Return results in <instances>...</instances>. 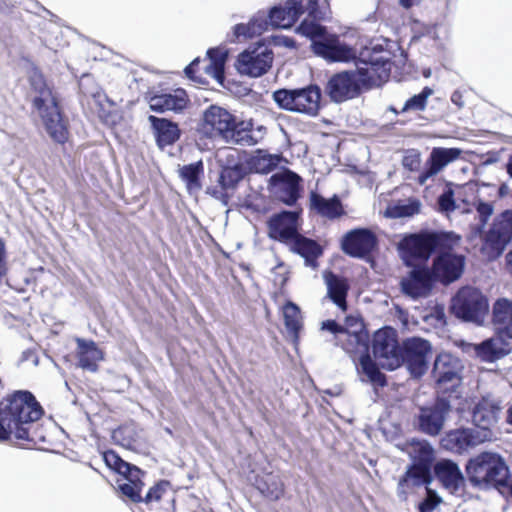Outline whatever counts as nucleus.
<instances>
[{
  "label": "nucleus",
  "instance_id": "nucleus-1",
  "mask_svg": "<svg viewBox=\"0 0 512 512\" xmlns=\"http://www.w3.org/2000/svg\"><path fill=\"white\" fill-rule=\"evenodd\" d=\"M359 60L362 65L356 70L337 73L327 82L325 91L333 102L355 98L363 88L380 86L389 79L392 66L389 51L378 46L365 48Z\"/></svg>",
  "mask_w": 512,
  "mask_h": 512
},
{
  "label": "nucleus",
  "instance_id": "nucleus-2",
  "mask_svg": "<svg viewBox=\"0 0 512 512\" xmlns=\"http://www.w3.org/2000/svg\"><path fill=\"white\" fill-rule=\"evenodd\" d=\"M43 409L29 391H16L0 401V440L14 436L18 440L37 444L44 437L39 435L36 422Z\"/></svg>",
  "mask_w": 512,
  "mask_h": 512
},
{
  "label": "nucleus",
  "instance_id": "nucleus-3",
  "mask_svg": "<svg viewBox=\"0 0 512 512\" xmlns=\"http://www.w3.org/2000/svg\"><path fill=\"white\" fill-rule=\"evenodd\" d=\"M199 131L209 138H221L226 143L254 146L266 134L262 125L254 128L252 120H237L228 110L211 105L203 113Z\"/></svg>",
  "mask_w": 512,
  "mask_h": 512
},
{
  "label": "nucleus",
  "instance_id": "nucleus-4",
  "mask_svg": "<svg viewBox=\"0 0 512 512\" xmlns=\"http://www.w3.org/2000/svg\"><path fill=\"white\" fill-rule=\"evenodd\" d=\"M401 449L411 460L403 480H433L432 467L437 480H465L459 466L450 459H440L433 465L435 451L425 440L412 438Z\"/></svg>",
  "mask_w": 512,
  "mask_h": 512
},
{
  "label": "nucleus",
  "instance_id": "nucleus-5",
  "mask_svg": "<svg viewBox=\"0 0 512 512\" xmlns=\"http://www.w3.org/2000/svg\"><path fill=\"white\" fill-rule=\"evenodd\" d=\"M29 79L31 88L36 93L33 106L41 117L47 133L54 141L65 143L68 139L67 125L51 88L37 69L30 73Z\"/></svg>",
  "mask_w": 512,
  "mask_h": 512
},
{
  "label": "nucleus",
  "instance_id": "nucleus-6",
  "mask_svg": "<svg viewBox=\"0 0 512 512\" xmlns=\"http://www.w3.org/2000/svg\"><path fill=\"white\" fill-rule=\"evenodd\" d=\"M296 31L312 39L313 52L330 62H348L355 58V51L336 36L326 35V28L315 21L304 20Z\"/></svg>",
  "mask_w": 512,
  "mask_h": 512
},
{
  "label": "nucleus",
  "instance_id": "nucleus-7",
  "mask_svg": "<svg viewBox=\"0 0 512 512\" xmlns=\"http://www.w3.org/2000/svg\"><path fill=\"white\" fill-rule=\"evenodd\" d=\"M512 241V210H505L496 216L481 235L482 255L488 260L497 259Z\"/></svg>",
  "mask_w": 512,
  "mask_h": 512
},
{
  "label": "nucleus",
  "instance_id": "nucleus-8",
  "mask_svg": "<svg viewBox=\"0 0 512 512\" xmlns=\"http://www.w3.org/2000/svg\"><path fill=\"white\" fill-rule=\"evenodd\" d=\"M321 90L316 85L299 89H279L273 100L282 109L314 116L320 108Z\"/></svg>",
  "mask_w": 512,
  "mask_h": 512
},
{
  "label": "nucleus",
  "instance_id": "nucleus-9",
  "mask_svg": "<svg viewBox=\"0 0 512 512\" xmlns=\"http://www.w3.org/2000/svg\"><path fill=\"white\" fill-rule=\"evenodd\" d=\"M451 307L457 318L476 325L483 324L489 310L487 297L473 287L460 289L453 298Z\"/></svg>",
  "mask_w": 512,
  "mask_h": 512
},
{
  "label": "nucleus",
  "instance_id": "nucleus-10",
  "mask_svg": "<svg viewBox=\"0 0 512 512\" xmlns=\"http://www.w3.org/2000/svg\"><path fill=\"white\" fill-rule=\"evenodd\" d=\"M307 12L314 20L323 18L318 9V0H286L285 5L273 7L269 12L270 24L274 28L288 29Z\"/></svg>",
  "mask_w": 512,
  "mask_h": 512
},
{
  "label": "nucleus",
  "instance_id": "nucleus-11",
  "mask_svg": "<svg viewBox=\"0 0 512 512\" xmlns=\"http://www.w3.org/2000/svg\"><path fill=\"white\" fill-rule=\"evenodd\" d=\"M441 243L442 237L439 234L422 232L406 235L398 247L404 263L413 266L416 260H428Z\"/></svg>",
  "mask_w": 512,
  "mask_h": 512
},
{
  "label": "nucleus",
  "instance_id": "nucleus-12",
  "mask_svg": "<svg viewBox=\"0 0 512 512\" xmlns=\"http://www.w3.org/2000/svg\"><path fill=\"white\" fill-rule=\"evenodd\" d=\"M431 344L420 337L405 339L399 349L400 365L404 364L410 374L421 377L428 369V359L431 355Z\"/></svg>",
  "mask_w": 512,
  "mask_h": 512
},
{
  "label": "nucleus",
  "instance_id": "nucleus-13",
  "mask_svg": "<svg viewBox=\"0 0 512 512\" xmlns=\"http://www.w3.org/2000/svg\"><path fill=\"white\" fill-rule=\"evenodd\" d=\"M468 480H508V467L496 453L483 452L466 464Z\"/></svg>",
  "mask_w": 512,
  "mask_h": 512
},
{
  "label": "nucleus",
  "instance_id": "nucleus-14",
  "mask_svg": "<svg viewBox=\"0 0 512 512\" xmlns=\"http://www.w3.org/2000/svg\"><path fill=\"white\" fill-rule=\"evenodd\" d=\"M450 411L449 401L438 398L433 404L419 408L415 416V426L424 434L437 436L443 430Z\"/></svg>",
  "mask_w": 512,
  "mask_h": 512
},
{
  "label": "nucleus",
  "instance_id": "nucleus-15",
  "mask_svg": "<svg viewBox=\"0 0 512 512\" xmlns=\"http://www.w3.org/2000/svg\"><path fill=\"white\" fill-rule=\"evenodd\" d=\"M272 62V50L264 44H258L243 51L235 66L240 74L256 78L267 73Z\"/></svg>",
  "mask_w": 512,
  "mask_h": 512
},
{
  "label": "nucleus",
  "instance_id": "nucleus-16",
  "mask_svg": "<svg viewBox=\"0 0 512 512\" xmlns=\"http://www.w3.org/2000/svg\"><path fill=\"white\" fill-rule=\"evenodd\" d=\"M461 361L449 354H439L434 362L433 377L439 392L446 393L454 390L461 383Z\"/></svg>",
  "mask_w": 512,
  "mask_h": 512
},
{
  "label": "nucleus",
  "instance_id": "nucleus-17",
  "mask_svg": "<svg viewBox=\"0 0 512 512\" xmlns=\"http://www.w3.org/2000/svg\"><path fill=\"white\" fill-rule=\"evenodd\" d=\"M399 349L394 329L386 327L374 334L373 353L383 368L394 370L400 366Z\"/></svg>",
  "mask_w": 512,
  "mask_h": 512
},
{
  "label": "nucleus",
  "instance_id": "nucleus-18",
  "mask_svg": "<svg viewBox=\"0 0 512 512\" xmlns=\"http://www.w3.org/2000/svg\"><path fill=\"white\" fill-rule=\"evenodd\" d=\"M500 412V401L491 395L483 396L472 409V422L476 426L475 429L478 432H487L488 441L494 437L492 428L497 424Z\"/></svg>",
  "mask_w": 512,
  "mask_h": 512
},
{
  "label": "nucleus",
  "instance_id": "nucleus-19",
  "mask_svg": "<svg viewBox=\"0 0 512 512\" xmlns=\"http://www.w3.org/2000/svg\"><path fill=\"white\" fill-rule=\"evenodd\" d=\"M377 245L376 235L367 228H357L347 232L341 241V248L347 255L364 258Z\"/></svg>",
  "mask_w": 512,
  "mask_h": 512
},
{
  "label": "nucleus",
  "instance_id": "nucleus-20",
  "mask_svg": "<svg viewBox=\"0 0 512 512\" xmlns=\"http://www.w3.org/2000/svg\"><path fill=\"white\" fill-rule=\"evenodd\" d=\"M487 432H478L475 428H460L448 432L442 439L444 449L453 453H463L487 440Z\"/></svg>",
  "mask_w": 512,
  "mask_h": 512
},
{
  "label": "nucleus",
  "instance_id": "nucleus-21",
  "mask_svg": "<svg viewBox=\"0 0 512 512\" xmlns=\"http://www.w3.org/2000/svg\"><path fill=\"white\" fill-rule=\"evenodd\" d=\"M434 280L435 278L428 267L413 265L407 276L401 279L400 284L405 295L416 299L429 294Z\"/></svg>",
  "mask_w": 512,
  "mask_h": 512
},
{
  "label": "nucleus",
  "instance_id": "nucleus-22",
  "mask_svg": "<svg viewBox=\"0 0 512 512\" xmlns=\"http://www.w3.org/2000/svg\"><path fill=\"white\" fill-rule=\"evenodd\" d=\"M512 351V339L494 333V336L479 344H467V352H473L484 362H494Z\"/></svg>",
  "mask_w": 512,
  "mask_h": 512
},
{
  "label": "nucleus",
  "instance_id": "nucleus-23",
  "mask_svg": "<svg viewBox=\"0 0 512 512\" xmlns=\"http://www.w3.org/2000/svg\"><path fill=\"white\" fill-rule=\"evenodd\" d=\"M462 154L459 148L435 147L426 161L425 169L419 174L417 182L423 186L426 182L440 173L448 164L457 160Z\"/></svg>",
  "mask_w": 512,
  "mask_h": 512
},
{
  "label": "nucleus",
  "instance_id": "nucleus-24",
  "mask_svg": "<svg viewBox=\"0 0 512 512\" xmlns=\"http://www.w3.org/2000/svg\"><path fill=\"white\" fill-rule=\"evenodd\" d=\"M299 214L294 211H282L268 221L269 236L288 245L298 232Z\"/></svg>",
  "mask_w": 512,
  "mask_h": 512
},
{
  "label": "nucleus",
  "instance_id": "nucleus-25",
  "mask_svg": "<svg viewBox=\"0 0 512 512\" xmlns=\"http://www.w3.org/2000/svg\"><path fill=\"white\" fill-rule=\"evenodd\" d=\"M300 177L291 172H279L270 177L269 184L271 191L283 203L292 206L299 198Z\"/></svg>",
  "mask_w": 512,
  "mask_h": 512
},
{
  "label": "nucleus",
  "instance_id": "nucleus-26",
  "mask_svg": "<svg viewBox=\"0 0 512 512\" xmlns=\"http://www.w3.org/2000/svg\"><path fill=\"white\" fill-rule=\"evenodd\" d=\"M464 265L465 258L463 255L443 252L434 259L431 272L435 279L450 283L461 276Z\"/></svg>",
  "mask_w": 512,
  "mask_h": 512
},
{
  "label": "nucleus",
  "instance_id": "nucleus-27",
  "mask_svg": "<svg viewBox=\"0 0 512 512\" xmlns=\"http://www.w3.org/2000/svg\"><path fill=\"white\" fill-rule=\"evenodd\" d=\"M491 324L495 334L512 339V299L500 297L491 309Z\"/></svg>",
  "mask_w": 512,
  "mask_h": 512
},
{
  "label": "nucleus",
  "instance_id": "nucleus-28",
  "mask_svg": "<svg viewBox=\"0 0 512 512\" xmlns=\"http://www.w3.org/2000/svg\"><path fill=\"white\" fill-rule=\"evenodd\" d=\"M337 344L349 354L353 362L356 363L358 358L369 353V336L364 329L349 332L345 330L338 334Z\"/></svg>",
  "mask_w": 512,
  "mask_h": 512
},
{
  "label": "nucleus",
  "instance_id": "nucleus-29",
  "mask_svg": "<svg viewBox=\"0 0 512 512\" xmlns=\"http://www.w3.org/2000/svg\"><path fill=\"white\" fill-rule=\"evenodd\" d=\"M149 107L157 113H165L168 111H182L187 103V94L183 89H177L172 93L156 94L149 98Z\"/></svg>",
  "mask_w": 512,
  "mask_h": 512
},
{
  "label": "nucleus",
  "instance_id": "nucleus-30",
  "mask_svg": "<svg viewBox=\"0 0 512 512\" xmlns=\"http://www.w3.org/2000/svg\"><path fill=\"white\" fill-rule=\"evenodd\" d=\"M271 26L269 14L264 11L257 12L247 24H237L233 27L231 41L248 40L261 35Z\"/></svg>",
  "mask_w": 512,
  "mask_h": 512
},
{
  "label": "nucleus",
  "instance_id": "nucleus-31",
  "mask_svg": "<svg viewBox=\"0 0 512 512\" xmlns=\"http://www.w3.org/2000/svg\"><path fill=\"white\" fill-rule=\"evenodd\" d=\"M77 343V358L79 366L85 370L96 372L98 362L103 359V352L92 340H85L79 337L75 338Z\"/></svg>",
  "mask_w": 512,
  "mask_h": 512
},
{
  "label": "nucleus",
  "instance_id": "nucleus-32",
  "mask_svg": "<svg viewBox=\"0 0 512 512\" xmlns=\"http://www.w3.org/2000/svg\"><path fill=\"white\" fill-rule=\"evenodd\" d=\"M154 136L160 147H165L175 143L180 137L178 125L168 119L149 116Z\"/></svg>",
  "mask_w": 512,
  "mask_h": 512
},
{
  "label": "nucleus",
  "instance_id": "nucleus-33",
  "mask_svg": "<svg viewBox=\"0 0 512 512\" xmlns=\"http://www.w3.org/2000/svg\"><path fill=\"white\" fill-rule=\"evenodd\" d=\"M324 281L327 287V295L331 301L342 311L347 309V294L349 284L347 280L333 272H326L324 274Z\"/></svg>",
  "mask_w": 512,
  "mask_h": 512
},
{
  "label": "nucleus",
  "instance_id": "nucleus-34",
  "mask_svg": "<svg viewBox=\"0 0 512 512\" xmlns=\"http://www.w3.org/2000/svg\"><path fill=\"white\" fill-rule=\"evenodd\" d=\"M291 251L301 255L306 265L315 267L316 259L321 255L320 246L313 240L302 236L300 233L287 245Z\"/></svg>",
  "mask_w": 512,
  "mask_h": 512
},
{
  "label": "nucleus",
  "instance_id": "nucleus-35",
  "mask_svg": "<svg viewBox=\"0 0 512 512\" xmlns=\"http://www.w3.org/2000/svg\"><path fill=\"white\" fill-rule=\"evenodd\" d=\"M103 459L110 469L124 476L126 480H140L144 476L141 469L124 461L112 450L104 452Z\"/></svg>",
  "mask_w": 512,
  "mask_h": 512
},
{
  "label": "nucleus",
  "instance_id": "nucleus-36",
  "mask_svg": "<svg viewBox=\"0 0 512 512\" xmlns=\"http://www.w3.org/2000/svg\"><path fill=\"white\" fill-rule=\"evenodd\" d=\"M207 56L208 63L204 67L205 73L222 84L224 81V69L228 57V50L224 47L211 48L207 51Z\"/></svg>",
  "mask_w": 512,
  "mask_h": 512
},
{
  "label": "nucleus",
  "instance_id": "nucleus-37",
  "mask_svg": "<svg viewBox=\"0 0 512 512\" xmlns=\"http://www.w3.org/2000/svg\"><path fill=\"white\" fill-rule=\"evenodd\" d=\"M310 204L317 213L330 219L338 217L342 212L341 203L336 196L326 199L316 192H311Z\"/></svg>",
  "mask_w": 512,
  "mask_h": 512
},
{
  "label": "nucleus",
  "instance_id": "nucleus-38",
  "mask_svg": "<svg viewBox=\"0 0 512 512\" xmlns=\"http://www.w3.org/2000/svg\"><path fill=\"white\" fill-rule=\"evenodd\" d=\"M204 174L203 162L197 161L188 165H184L179 169V176L186 184L190 193L197 192L201 189V177Z\"/></svg>",
  "mask_w": 512,
  "mask_h": 512
},
{
  "label": "nucleus",
  "instance_id": "nucleus-39",
  "mask_svg": "<svg viewBox=\"0 0 512 512\" xmlns=\"http://www.w3.org/2000/svg\"><path fill=\"white\" fill-rule=\"evenodd\" d=\"M283 317L287 331L293 340L296 341L302 328V315L299 307L295 303L288 301L283 306Z\"/></svg>",
  "mask_w": 512,
  "mask_h": 512
},
{
  "label": "nucleus",
  "instance_id": "nucleus-40",
  "mask_svg": "<svg viewBox=\"0 0 512 512\" xmlns=\"http://www.w3.org/2000/svg\"><path fill=\"white\" fill-rule=\"evenodd\" d=\"M280 156L258 151L250 160L251 169L260 174H268L280 163Z\"/></svg>",
  "mask_w": 512,
  "mask_h": 512
},
{
  "label": "nucleus",
  "instance_id": "nucleus-41",
  "mask_svg": "<svg viewBox=\"0 0 512 512\" xmlns=\"http://www.w3.org/2000/svg\"><path fill=\"white\" fill-rule=\"evenodd\" d=\"M433 94V89L430 87H424L422 91L409 98L400 110L390 106L389 110L395 114L406 113V112H419L424 111L427 106L428 98Z\"/></svg>",
  "mask_w": 512,
  "mask_h": 512
},
{
  "label": "nucleus",
  "instance_id": "nucleus-42",
  "mask_svg": "<svg viewBox=\"0 0 512 512\" xmlns=\"http://www.w3.org/2000/svg\"><path fill=\"white\" fill-rule=\"evenodd\" d=\"M355 364H358L363 374H365L370 382L378 386H385L386 379L383 373L380 372L377 365L371 359L369 353L358 358Z\"/></svg>",
  "mask_w": 512,
  "mask_h": 512
},
{
  "label": "nucleus",
  "instance_id": "nucleus-43",
  "mask_svg": "<svg viewBox=\"0 0 512 512\" xmlns=\"http://www.w3.org/2000/svg\"><path fill=\"white\" fill-rule=\"evenodd\" d=\"M138 438L136 429L133 425H124L114 430L112 433L113 441L127 449H132Z\"/></svg>",
  "mask_w": 512,
  "mask_h": 512
},
{
  "label": "nucleus",
  "instance_id": "nucleus-44",
  "mask_svg": "<svg viewBox=\"0 0 512 512\" xmlns=\"http://www.w3.org/2000/svg\"><path fill=\"white\" fill-rule=\"evenodd\" d=\"M237 150L232 148H223L217 152V161L223 166L221 173V180L225 181V178L230 175L233 168L238 167Z\"/></svg>",
  "mask_w": 512,
  "mask_h": 512
},
{
  "label": "nucleus",
  "instance_id": "nucleus-45",
  "mask_svg": "<svg viewBox=\"0 0 512 512\" xmlns=\"http://www.w3.org/2000/svg\"><path fill=\"white\" fill-rule=\"evenodd\" d=\"M419 210L420 203L417 200H410L408 203H400L389 207L386 213L391 218H403L413 216Z\"/></svg>",
  "mask_w": 512,
  "mask_h": 512
},
{
  "label": "nucleus",
  "instance_id": "nucleus-46",
  "mask_svg": "<svg viewBox=\"0 0 512 512\" xmlns=\"http://www.w3.org/2000/svg\"><path fill=\"white\" fill-rule=\"evenodd\" d=\"M118 486L114 487L122 496L130 499L133 502H139L143 500L141 496V490L143 482H117Z\"/></svg>",
  "mask_w": 512,
  "mask_h": 512
},
{
  "label": "nucleus",
  "instance_id": "nucleus-47",
  "mask_svg": "<svg viewBox=\"0 0 512 512\" xmlns=\"http://www.w3.org/2000/svg\"><path fill=\"white\" fill-rule=\"evenodd\" d=\"M256 488L271 500L278 499L283 493L282 482H257Z\"/></svg>",
  "mask_w": 512,
  "mask_h": 512
},
{
  "label": "nucleus",
  "instance_id": "nucleus-48",
  "mask_svg": "<svg viewBox=\"0 0 512 512\" xmlns=\"http://www.w3.org/2000/svg\"><path fill=\"white\" fill-rule=\"evenodd\" d=\"M439 211L442 213L449 214L457 208L454 200V191L451 188L445 190L437 200Z\"/></svg>",
  "mask_w": 512,
  "mask_h": 512
},
{
  "label": "nucleus",
  "instance_id": "nucleus-49",
  "mask_svg": "<svg viewBox=\"0 0 512 512\" xmlns=\"http://www.w3.org/2000/svg\"><path fill=\"white\" fill-rule=\"evenodd\" d=\"M402 165L405 169L416 172L421 167V156L416 150H408L402 159Z\"/></svg>",
  "mask_w": 512,
  "mask_h": 512
},
{
  "label": "nucleus",
  "instance_id": "nucleus-50",
  "mask_svg": "<svg viewBox=\"0 0 512 512\" xmlns=\"http://www.w3.org/2000/svg\"><path fill=\"white\" fill-rule=\"evenodd\" d=\"M426 491L427 496L420 504L419 510L420 512H433L442 502V499L430 488H426Z\"/></svg>",
  "mask_w": 512,
  "mask_h": 512
},
{
  "label": "nucleus",
  "instance_id": "nucleus-51",
  "mask_svg": "<svg viewBox=\"0 0 512 512\" xmlns=\"http://www.w3.org/2000/svg\"><path fill=\"white\" fill-rule=\"evenodd\" d=\"M475 209L479 214V219L481 222V227H484L493 214L494 207L492 203L484 202L482 200H478L475 204Z\"/></svg>",
  "mask_w": 512,
  "mask_h": 512
},
{
  "label": "nucleus",
  "instance_id": "nucleus-52",
  "mask_svg": "<svg viewBox=\"0 0 512 512\" xmlns=\"http://www.w3.org/2000/svg\"><path fill=\"white\" fill-rule=\"evenodd\" d=\"M163 492H164V487L160 482H158L155 485H153L151 488H149V490L145 494V497H143L142 501L148 503L153 500H159Z\"/></svg>",
  "mask_w": 512,
  "mask_h": 512
},
{
  "label": "nucleus",
  "instance_id": "nucleus-53",
  "mask_svg": "<svg viewBox=\"0 0 512 512\" xmlns=\"http://www.w3.org/2000/svg\"><path fill=\"white\" fill-rule=\"evenodd\" d=\"M321 328L323 330H327L335 335L336 342L338 341V334L341 332H344L346 329L341 327L336 321L334 320H327L322 322Z\"/></svg>",
  "mask_w": 512,
  "mask_h": 512
},
{
  "label": "nucleus",
  "instance_id": "nucleus-54",
  "mask_svg": "<svg viewBox=\"0 0 512 512\" xmlns=\"http://www.w3.org/2000/svg\"><path fill=\"white\" fill-rule=\"evenodd\" d=\"M451 102L456 105L459 109L463 108L465 105L463 99V93L460 90H456L451 95Z\"/></svg>",
  "mask_w": 512,
  "mask_h": 512
},
{
  "label": "nucleus",
  "instance_id": "nucleus-55",
  "mask_svg": "<svg viewBox=\"0 0 512 512\" xmlns=\"http://www.w3.org/2000/svg\"><path fill=\"white\" fill-rule=\"evenodd\" d=\"M494 487L501 493L504 494L509 492L512 496V482H493Z\"/></svg>",
  "mask_w": 512,
  "mask_h": 512
},
{
  "label": "nucleus",
  "instance_id": "nucleus-56",
  "mask_svg": "<svg viewBox=\"0 0 512 512\" xmlns=\"http://www.w3.org/2000/svg\"><path fill=\"white\" fill-rule=\"evenodd\" d=\"M22 361H30L34 366L38 365V356L31 350H27L22 354Z\"/></svg>",
  "mask_w": 512,
  "mask_h": 512
},
{
  "label": "nucleus",
  "instance_id": "nucleus-57",
  "mask_svg": "<svg viewBox=\"0 0 512 512\" xmlns=\"http://www.w3.org/2000/svg\"><path fill=\"white\" fill-rule=\"evenodd\" d=\"M199 62V59H195L185 68V74L187 75V77L191 79L195 78L194 74L196 72V67L198 66Z\"/></svg>",
  "mask_w": 512,
  "mask_h": 512
},
{
  "label": "nucleus",
  "instance_id": "nucleus-58",
  "mask_svg": "<svg viewBox=\"0 0 512 512\" xmlns=\"http://www.w3.org/2000/svg\"><path fill=\"white\" fill-rule=\"evenodd\" d=\"M5 249L4 244L0 241V277L4 272L5 262H4Z\"/></svg>",
  "mask_w": 512,
  "mask_h": 512
},
{
  "label": "nucleus",
  "instance_id": "nucleus-59",
  "mask_svg": "<svg viewBox=\"0 0 512 512\" xmlns=\"http://www.w3.org/2000/svg\"><path fill=\"white\" fill-rule=\"evenodd\" d=\"M510 192V188L508 186V184L506 183H502L499 187V190H498V194L500 197H505L509 194Z\"/></svg>",
  "mask_w": 512,
  "mask_h": 512
},
{
  "label": "nucleus",
  "instance_id": "nucleus-60",
  "mask_svg": "<svg viewBox=\"0 0 512 512\" xmlns=\"http://www.w3.org/2000/svg\"><path fill=\"white\" fill-rule=\"evenodd\" d=\"M415 1L416 0H399V3L401 4L402 7L408 9L415 4Z\"/></svg>",
  "mask_w": 512,
  "mask_h": 512
},
{
  "label": "nucleus",
  "instance_id": "nucleus-61",
  "mask_svg": "<svg viewBox=\"0 0 512 512\" xmlns=\"http://www.w3.org/2000/svg\"><path fill=\"white\" fill-rule=\"evenodd\" d=\"M506 170L508 175L512 178V154L509 156L507 164H506Z\"/></svg>",
  "mask_w": 512,
  "mask_h": 512
},
{
  "label": "nucleus",
  "instance_id": "nucleus-62",
  "mask_svg": "<svg viewBox=\"0 0 512 512\" xmlns=\"http://www.w3.org/2000/svg\"><path fill=\"white\" fill-rule=\"evenodd\" d=\"M506 263L510 271L512 272V250L509 251L506 255Z\"/></svg>",
  "mask_w": 512,
  "mask_h": 512
},
{
  "label": "nucleus",
  "instance_id": "nucleus-63",
  "mask_svg": "<svg viewBox=\"0 0 512 512\" xmlns=\"http://www.w3.org/2000/svg\"><path fill=\"white\" fill-rule=\"evenodd\" d=\"M507 423L512 426V405L507 410Z\"/></svg>",
  "mask_w": 512,
  "mask_h": 512
},
{
  "label": "nucleus",
  "instance_id": "nucleus-64",
  "mask_svg": "<svg viewBox=\"0 0 512 512\" xmlns=\"http://www.w3.org/2000/svg\"><path fill=\"white\" fill-rule=\"evenodd\" d=\"M89 94H90L91 96H93L94 98H97V99H100V98H101V96H102V92H101L100 90H98V89H97V90H95V91H91V92H89Z\"/></svg>",
  "mask_w": 512,
  "mask_h": 512
}]
</instances>
